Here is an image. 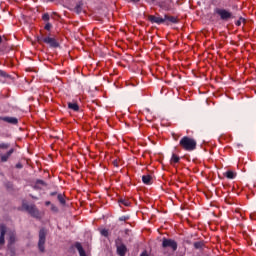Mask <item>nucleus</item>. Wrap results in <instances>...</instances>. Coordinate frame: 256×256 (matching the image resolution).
<instances>
[{"label":"nucleus","mask_w":256,"mask_h":256,"mask_svg":"<svg viewBox=\"0 0 256 256\" xmlns=\"http://www.w3.org/2000/svg\"><path fill=\"white\" fill-rule=\"evenodd\" d=\"M179 145L184 151H195L197 149V140L189 136L180 139Z\"/></svg>","instance_id":"obj_1"},{"label":"nucleus","mask_w":256,"mask_h":256,"mask_svg":"<svg viewBox=\"0 0 256 256\" xmlns=\"http://www.w3.org/2000/svg\"><path fill=\"white\" fill-rule=\"evenodd\" d=\"M22 207L23 209H25V211L29 213V215L38 219L40 213H39V209H37V206H35V204L24 203Z\"/></svg>","instance_id":"obj_2"},{"label":"nucleus","mask_w":256,"mask_h":256,"mask_svg":"<svg viewBox=\"0 0 256 256\" xmlns=\"http://www.w3.org/2000/svg\"><path fill=\"white\" fill-rule=\"evenodd\" d=\"M47 233L45 229H41L39 231V241H38V249L40 253H45V241H46Z\"/></svg>","instance_id":"obj_3"},{"label":"nucleus","mask_w":256,"mask_h":256,"mask_svg":"<svg viewBox=\"0 0 256 256\" xmlns=\"http://www.w3.org/2000/svg\"><path fill=\"white\" fill-rule=\"evenodd\" d=\"M115 245L119 256L127 255V246L123 244V240L121 238H117L115 240Z\"/></svg>","instance_id":"obj_4"},{"label":"nucleus","mask_w":256,"mask_h":256,"mask_svg":"<svg viewBox=\"0 0 256 256\" xmlns=\"http://www.w3.org/2000/svg\"><path fill=\"white\" fill-rule=\"evenodd\" d=\"M163 249H171L172 251H177V242L173 239L164 238L162 240Z\"/></svg>","instance_id":"obj_5"},{"label":"nucleus","mask_w":256,"mask_h":256,"mask_svg":"<svg viewBox=\"0 0 256 256\" xmlns=\"http://www.w3.org/2000/svg\"><path fill=\"white\" fill-rule=\"evenodd\" d=\"M39 43H46V45H49V47H59V42L55 38L46 36V37H41L38 39Z\"/></svg>","instance_id":"obj_6"},{"label":"nucleus","mask_w":256,"mask_h":256,"mask_svg":"<svg viewBox=\"0 0 256 256\" xmlns=\"http://www.w3.org/2000/svg\"><path fill=\"white\" fill-rule=\"evenodd\" d=\"M217 15L222 19V21H229V19H233V13L225 9H217Z\"/></svg>","instance_id":"obj_7"},{"label":"nucleus","mask_w":256,"mask_h":256,"mask_svg":"<svg viewBox=\"0 0 256 256\" xmlns=\"http://www.w3.org/2000/svg\"><path fill=\"white\" fill-rule=\"evenodd\" d=\"M6 233H7V227L4 224H0V249H3V245H5Z\"/></svg>","instance_id":"obj_8"},{"label":"nucleus","mask_w":256,"mask_h":256,"mask_svg":"<svg viewBox=\"0 0 256 256\" xmlns=\"http://www.w3.org/2000/svg\"><path fill=\"white\" fill-rule=\"evenodd\" d=\"M0 121H4L5 123H10V125H17L19 123V119L15 117H9V116H1Z\"/></svg>","instance_id":"obj_9"},{"label":"nucleus","mask_w":256,"mask_h":256,"mask_svg":"<svg viewBox=\"0 0 256 256\" xmlns=\"http://www.w3.org/2000/svg\"><path fill=\"white\" fill-rule=\"evenodd\" d=\"M148 21H150V23H156L157 25H161L162 23H165L164 18L155 16V15H149Z\"/></svg>","instance_id":"obj_10"},{"label":"nucleus","mask_w":256,"mask_h":256,"mask_svg":"<svg viewBox=\"0 0 256 256\" xmlns=\"http://www.w3.org/2000/svg\"><path fill=\"white\" fill-rule=\"evenodd\" d=\"M164 23H166V25H169V23H179V20L175 16L165 15Z\"/></svg>","instance_id":"obj_11"},{"label":"nucleus","mask_w":256,"mask_h":256,"mask_svg":"<svg viewBox=\"0 0 256 256\" xmlns=\"http://www.w3.org/2000/svg\"><path fill=\"white\" fill-rule=\"evenodd\" d=\"M74 247L77 249L80 256H87V253H85V249H83V246L80 242H76Z\"/></svg>","instance_id":"obj_12"},{"label":"nucleus","mask_w":256,"mask_h":256,"mask_svg":"<svg viewBox=\"0 0 256 256\" xmlns=\"http://www.w3.org/2000/svg\"><path fill=\"white\" fill-rule=\"evenodd\" d=\"M142 182L144 185H151L153 183V177L151 175H144L142 176Z\"/></svg>","instance_id":"obj_13"},{"label":"nucleus","mask_w":256,"mask_h":256,"mask_svg":"<svg viewBox=\"0 0 256 256\" xmlns=\"http://www.w3.org/2000/svg\"><path fill=\"white\" fill-rule=\"evenodd\" d=\"M17 241V237L15 235V232H10L9 233V239H8V245H13Z\"/></svg>","instance_id":"obj_14"},{"label":"nucleus","mask_w":256,"mask_h":256,"mask_svg":"<svg viewBox=\"0 0 256 256\" xmlns=\"http://www.w3.org/2000/svg\"><path fill=\"white\" fill-rule=\"evenodd\" d=\"M181 161V158L177 154H172L170 163L171 165H176V163H179Z\"/></svg>","instance_id":"obj_15"},{"label":"nucleus","mask_w":256,"mask_h":256,"mask_svg":"<svg viewBox=\"0 0 256 256\" xmlns=\"http://www.w3.org/2000/svg\"><path fill=\"white\" fill-rule=\"evenodd\" d=\"M224 176H226L227 179H235V177H237V173L228 170L227 172L224 173Z\"/></svg>","instance_id":"obj_16"},{"label":"nucleus","mask_w":256,"mask_h":256,"mask_svg":"<svg viewBox=\"0 0 256 256\" xmlns=\"http://www.w3.org/2000/svg\"><path fill=\"white\" fill-rule=\"evenodd\" d=\"M46 183H45V181H43V180H37L36 181V183H35V185H34V188L35 189H42V187H46Z\"/></svg>","instance_id":"obj_17"},{"label":"nucleus","mask_w":256,"mask_h":256,"mask_svg":"<svg viewBox=\"0 0 256 256\" xmlns=\"http://www.w3.org/2000/svg\"><path fill=\"white\" fill-rule=\"evenodd\" d=\"M75 13L79 15L83 11V3H78L74 8Z\"/></svg>","instance_id":"obj_18"},{"label":"nucleus","mask_w":256,"mask_h":256,"mask_svg":"<svg viewBox=\"0 0 256 256\" xmlns=\"http://www.w3.org/2000/svg\"><path fill=\"white\" fill-rule=\"evenodd\" d=\"M68 108L72 111H79V105L77 103H68Z\"/></svg>","instance_id":"obj_19"},{"label":"nucleus","mask_w":256,"mask_h":256,"mask_svg":"<svg viewBox=\"0 0 256 256\" xmlns=\"http://www.w3.org/2000/svg\"><path fill=\"white\" fill-rule=\"evenodd\" d=\"M195 249H203L205 247V243L203 241H198L194 243Z\"/></svg>","instance_id":"obj_20"},{"label":"nucleus","mask_w":256,"mask_h":256,"mask_svg":"<svg viewBox=\"0 0 256 256\" xmlns=\"http://www.w3.org/2000/svg\"><path fill=\"white\" fill-rule=\"evenodd\" d=\"M57 199L61 205H65V196L63 194H58Z\"/></svg>","instance_id":"obj_21"},{"label":"nucleus","mask_w":256,"mask_h":256,"mask_svg":"<svg viewBox=\"0 0 256 256\" xmlns=\"http://www.w3.org/2000/svg\"><path fill=\"white\" fill-rule=\"evenodd\" d=\"M100 233L103 237H109V230L107 229L100 230Z\"/></svg>","instance_id":"obj_22"},{"label":"nucleus","mask_w":256,"mask_h":256,"mask_svg":"<svg viewBox=\"0 0 256 256\" xmlns=\"http://www.w3.org/2000/svg\"><path fill=\"white\" fill-rule=\"evenodd\" d=\"M241 23H245V19L240 18V19L235 23V25H237V27H241Z\"/></svg>","instance_id":"obj_23"},{"label":"nucleus","mask_w":256,"mask_h":256,"mask_svg":"<svg viewBox=\"0 0 256 256\" xmlns=\"http://www.w3.org/2000/svg\"><path fill=\"white\" fill-rule=\"evenodd\" d=\"M120 203H122V205H125V207H129V205H131L128 200H120Z\"/></svg>","instance_id":"obj_24"},{"label":"nucleus","mask_w":256,"mask_h":256,"mask_svg":"<svg viewBox=\"0 0 256 256\" xmlns=\"http://www.w3.org/2000/svg\"><path fill=\"white\" fill-rule=\"evenodd\" d=\"M42 19H43V21H49V19H50L49 13L43 14Z\"/></svg>","instance_id":"obj_25"},{"label":"nucleus","mask_w":256,"mask_h":256,"mask_svg":"<svg viewBox=\"0 0 256 256\" xmlns=\"http://www.w3.org/2000/svg\"><path fill=\"white\" fill-rule=\"evenodd\" d=\"M53 26L51 25V23H46V25H45V27H44V29H46V31H51V28H52Z\"/></svg>","instance_id":"obj_26"},{"label":"nucleus","mask_w":256,"mask_h":256,"mask_svg":"<svg viewBox=\"0 0 256 256\" xmlns=\"http://www.w3.org/2000/svg\"><path fill=\"white\" fill-rule=\"evenodd\" d=\"M8 147H10L9 144H7V143H0V149H7Z\"/></svg>","instance_id":"obj_27"},{"label":"nucleus","mask_w":256,"mask_h":256,"mask_svg":"<svg viewBox=\"0 0 256 256\" xmlns=\"http://www.w3.org/2000/svg\"><path fill=\"white\" fill-rule=\"evenodd\" d=\"M119 221H129V217L128 216H122L119 218Z\"/></svg>","instance_id":"obj_28"},{"label":"nucleus","mask_w":256,"mask_h":256,"mask_svg":"<svg viewBox=\"0 0 256 256\" xmlns=\"http://www.w3.org/2000/svg\"><path fill=\"white\" fill-rule=\"evenodd\" d=\"M16 169H23V164L17 163L16 164Z\"/></svg>","instance_id":"obj_29"},{"label":"nucleus","mask_w":256,"mask_h":256,"mask_svg":"<svg viewBox=\"0 0 256 256\" xmlns=\"http://www.w3.org/2000/svg\"><path fill=\"white\" fill-rule=\"evenodd\" d=\"M51 209H52V211H54V212L59 211V209H57V207H56L55 205H52V206H51Z\"/></svg>","instance_id":"obj_30"},{"label":"nucleus","mask_w":256,"mask_h":256,"mask_svg":"<svg viewBox=\"0 0 256 256\" xmlns=\"http://www.w3.org/2000/svg\"><path fill=\"white\" fill-rule=\"evenodd\" d=\"M140 256H149V254L147 253V251H144V252L141 253Z\"/></svg>","instance_id":"obj_31"},{"label":"nucleus","mask_w":256,"mask_h":256,"mask_svg":"<svg viewBox=\"0 0 256 256\" xmlns=\"http://www.w3.org/2000/svg\"><path fill=\"white\" fill-rule=\"evenodd\" d=\"M51 197H55V195H57V192H52L50 193Z\"/></svg>","instance_id":"obj_32"},{"label":"nucleus","mask_w":256,"mask_h":256,"mask_svg":"<svg viewBox=\"0 0 256 256\" xmlns=\"http://www.w3.org/2000/svg\"><path fill=\"white\" fill-rule=\"evenodd\" d=\"M45 205H46L47 207H49V205H51V202H50V201H46V202H45Z\"/></svg>","instance_id":"obj_33"},{"label":"nucleus","mask_w":256,"mask_h":256,"mask_svg":"<svg viewBox=\"0 0 256 256\" xmlns=\"http://www.w3.org/2000/svg\"><path fill=\"white\" fill-rule=\"evenodd\" d=\"M132 1L133 3H139V0H130Z\"/></svg>","instance_id":"obj_34"},{"label":"nucleus","mask_w":256,"mask_h":256,"mask_svg":"<svg viewBox=\"0 0 256 256\" xmlns=\"http://www.w3.org/2000/svg\"><path fill=\"white\" fill-rule=\"evenodd\" d=\"M0 75L4 76V75H5V73H3V72H0Z\"/></svg>","instance_id":"obj_35"},{"label":"nucleus","mask_w":256,"mask_h":256,"mask_svg":"<svg viewBox=\"0 0 256 256\" xmlns=\"http://www.w3.org/2000/svg\"><path fill=\"white\" fill-rule=\"evenodd\" d=\"M2 41H3V39H2L1 36H0V43H2Z\"/></svg>","instance_id":"obj_36"}]
</instances>
